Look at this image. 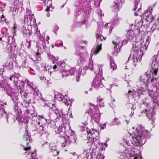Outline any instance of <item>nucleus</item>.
Wrapping results in <instances>:
<instances>
[{"instance_id": "5", "label": "nucleus", "mask_w": 159, "mask_h": 159, "mask_svg": "<svg viewBox=\"0 0 159 159\" xmlns=\"http://www.w3.org/2000/svg\"><path fill=\"white\" fill-rule=\"evenodd\" d=\"M28 133V132H27L26 134H24L22 137L23 141L26 142L24 143L23 141V144L21 145L25 151H29L31 148L29 144V142H30V137Z\"/></svg>"}, {"instance_id": "2", "label": "nucleus", "mask_w": 159, "mask_h": 159, "mask_svg": "<svg viewBox=\"0 0 159 159\" xmlns=\"http://www.w3.org/2000/svg\"><path fill=\"white\" fill-rule=\"evenodd\" d=\"M86 132L87 134L88 143L92 142L93 145L95 146L99 145V137L96 135L98 134H99V132L95 129H93L91 130L88 128L86 129Z\"/></svg>"}, {"instance_id": "24", "label": "nucleus", "mask_w": 159, "mask_h": 159, "mask_svg": "<svg viewBox=\"0 0 159 159\" xmlns=\"http://www.w3.org/2000/svg\"><path fill=\"white\" fill-rule=\"evenodd\" d=\"M55 113L57 115V118L59 119L61 117V116L60 113H59V111L57 110V109H56V110L55 111Z\"/></svg>"}, {"instance_id": "50", "label": "nucleus", "mask_w": 159, "mask_h": 159, "mask_svg": "<svg viewBox=\"0 0 159 159\" xmlns=\"http://www.w3.org/2000/svg\"><path fill=\"white\" fill-rule=\"evenodd\" d=\"M52 48H54V46L53 45H52Z\"/></svg>"}, {"instance_id": "13", "label": "nucleus", "mask_w": 159, "mask_h": 159, "mask_svg": "<svg viewBox=\"0 0 159 159\" xmlns=\"http://www.w3.org/2000/svg\"><path fill=\"white\" fill-rule=\"evenodd\" d=\"M134 36V32L132 30H129L127 32V37L129 40H131Z\"/></svg>"}, {"instance_id": "36", "label": "nucleus", "mask_w": 159, "mask_h": 159, "mask_svg": "<svg viewBox=\"0 0 159 159\" xmlns=\"http://www.w3.org/2000/svg\"><path fill=\"white\" fill-rule=\"evenodd\" d=\"M14 76L13 75V76H12L11 77H10L9 78V80H12V78H13Z\"/></svg>"}, {"instance_id": "3", "label": "nucleus", "mask_w": 159, "mask_h": 159, "mask_svg": "<svg viewBox=\"0 0 159 159\" xmlns=\"http://www.w3.org/2000/svg\"><path fill=\"white\" fill-rule=\"evenodd\" d=\"M123 140L125 143L124 146L125 148V152L123 154V157L124 159H129L133 156L131 152L133 150H134V146L135 145L131 141L125 139H123Z\"/></svg>"}, {"instance_id": "8", "label": "nucleus", "mask_w": 159, "mask_h": 159, "mask_svg": "<svg viewBox=\"0 0 159 159\" xmlns=\"http://www.w3.org/2000/svg\"><path fill=\"white\" fill-rule=\"evenodd\" d=\"M96 36V43L98 44L100 43H100V42H103L106 40V36L104 37L100 34H97Z\"/></svg>"}, {"instance_id": "57", "label": "nucleus", "mask_w": 159, "mask_h": 159, "mask_svg": "<svg viewBox=\"0 0 159 159\" xmlns=\"http://www.w3.org/2000/svg\"><path fill=\"white\" fill-rule=\"evenodd\" d=\"M135 134V133H133V134Z\"/></svg>"}, {"instance_id": "23", "label": "nucleus", "mask_w": 159, "mask_h": 159, "mask_svg": "<svg viewBox=\"0 0 159 159\" xmlns=\"http://www.w3.org/2000/svg\"><path fill=\"white\" fill-rule=\"evenodd\" d=\"M40 40L43 43V44L42 46L43 48H46V44L45 42V41L44 38L43 37H42L40 38Z\"/></svg>"}, {"instance_id": "43", "label": "nucleus", "mask_w": 159, "mask_h": 159, "mask_svg": "<svg viewBox=\"0 0 159 159\" xmlns=\"http://www.w3.org/2000/svg\"><path fill=\"white\" fill-rule=\"evenodd\" d=\"M4 18V16L3 15H2L1 16V18Z\"/></svg>"}, {"instance_id": "37", "label": "nucleus", "mask_w": 159, "mask_h": 159, "mask_svg": "<svg viewBox=\"0 0 159 159\" xmlns=\"http://www.w3.org/2000/svg\"><path fill=\"white\" fill-rule=\"evenodd\" d=\"M30 47V44L29 43V46H28L27 47V48L29 49Z\"/></svg>"}, {"instance_id": "14", "label": "nucleus", "mask_w": 159, "mask_h": 159, "mask_svg": "<svg viewBox=\"0 0 159 159\" xmlns=\"http://www.w3.org/2000/svg\"><path fill=\"white\" fill-rule=\"evenodd\" d=\"M90 106L93 107L94 108H95V107H96V106L94 104H92L91 103H89L88 105L87 109L86 111V113H89L92 111V109L90 107Z\"/></svg>"}, {"instance_id": "4", "label": "nucleus", "mask_w": 159, "mask_h": 159, "mask_svg": "<svg viewBox=\"0 0 159 159\" xmlns=\"http://www.w3.org/2000/svg\"><path fill=\"white\" fill-rule=\"evenodd\" d=\"M27 23L28 24L25 26H24L22 30V33L24 37L26 36H29L32 34L31 28L32 24H34L35 21V19L34 17V16L29 15L27 17Z\"/></svg>"}, {"instance_id": "39", "label": "nucleus", "mask_w": 159, "mask_h": 159, "mask_svg": "<svg viewBox=\"0 0 159 159\" xmlns=\"http://www.w3.org/2000/svg\"><path fill=\"white\" fill-rule=\"evenodd\" d=\"M149 43V39H148L146 41V43Z\"/></svg>"}, {"instance_id": "7", "label": "nucleus", "mask_w": 159, "mask_h": 159, "mask_svg": "<svg viewBox=\"0 0 159 159\" xmlns=\"http://www.w3.org/2000/svg\"><path fill=\"white\" fill-rule=\"evenodd\" d=\"M133 51H134V53L133 56L140 59H141L143 54V52L141 50L139 49L138 48H133Z\"/></svg>"}, {"instance_id": "52", "label": "nucleus", "mask_w": 159, "mask_h": 159, "mask_svg": "<svg viewBox=\"0 0 159 159\" xmlns=\"http://www.w3.org/2000/svg\"><path fill=\"white\" fill-rule=\"evenodd\" d=\"M29 154H30V153L31 154H32V152H29Z\"/></svg>"}, {"instance_id": "17", "label": "nucleus", "mask_w": 159, "mask_h": 159, "mask_svg": "<svg viewBox=\"0 0 159 159\" xmlns=\"http://www.w3.org/2000/svg\"><path fill=\"white\" fill-rule=\"evenodd\" d=\"M27 85L30 88L34 90L36 88V86L35 84L33 83L28 81L27 82Z\"/></svg>"}, {"instance_id": "9", "label": "nucleus", "mask_w": 159, "mask_h": 159, "mask_svg": "<svg viewBox=\"0 0 159 159\" xmlns=\"http://www.w3.org/2000/svg\"><path fill=\"white\" fill-rule=\"evenodd\" d=\"M112 43L115 45L114 48L116 50H117L118 49L120 50L122 47L123 44L122 41H117L116 42L113 41Z\"/></svg>"}, {"instance_id": "21", "label": "nucleus", "mask_w": 159, "mask_h": 159, "mask_svg": "<svg viewBox=\"0 0 159 159\" xmlns=\"http://www.w3.org/2000/svg\"><path fill=\"white\" fill-rule=\"evenodd\" d=\"M44 11L46 13V14L47 16L48 17H49L50 15V14L49 13V12L51 11L50 10L49 7L48 6L44 10Z\"/></svg>"}, {"instance_id": "56", "label": "nucleus", "mask_w": 159, "mask_h": 159, "mask_svg": "<svg viewBox=\"0 0 159 159\" xmlns=\"http://www.w3.org/2000/svg\"><path fill=\"white\" fill-rule=\"evenodd\" d=\"M148 103H147V106H148Z\"/></svg>"}, {"instance_id": "16", "label": "nucleus", "mask_w": 159, "mask_h": 159, "mask_svg": "<svg viewBox=\"0 0 159 159\" xmlns=\"http://www.w3.org/2000/svg\"><path fill=\"white\" fill-rule=\"evenodd\" d=\"M158 70V68L154 69L153 71L152 72V78L151 80V82H152L154 79V76H156L157 74V72Z\"/></svg>"}, {"instance_id": "55", "label": "nucleus", "mask_w": 159, "mask_h": 159, "mask_svg": "<svg viewBox=\"0 0 159 159\" xmlns=\"http://www.w3.org/2000/svg\"><path fill=\"white\" fill-rule=\"evenodd\" d=\"M38 124L39 125H40V123H39V122H38Z\"/></svg>"}, {"instance_id": "41", "label": "nucleus", "mask_w": 159, "mask_h": 159, "mask_svg": "<svg viewBox=\"0 0 159 159\" xmlns=\"http://www.w3.org/2000/svg\"><path fill=\"white\" fill-rule=\"evenodd\" d=\"M104 145L106 147H107V145L106 143H105Z\"/></svg>"}, {"instance_id": "32", "label": "nucleus", "mask_w": 159, "mask_h": 159, "mask_svg": "<svg viewBox=\"0 0 159 159\" xmlns=\"http://www.w3.org/2000/svg\"><path fill=\"white\" fill-rule=\"evenodd\" d=\"M99 106H100V107H104V103H102V104H99Z\"/></svg>"}, {"instance_id": "11", "label": "nucleus", "mask_w": 159, "mask_h": 159, "mask_svg": "<svg viewBox=\"0 0 159 159\" xmlns=\"http://www.w3.org/2000/svg\"><path fill=\"white\" fill-rule=\"evenodd\" d=\"M15 84L17 86V89L18 92H20L21 95H22V93L24 91V86L23 85L20 84H18V83H17V84Z\"/></svg>"}, {"instance_id": "54", "label": "nucleus", "mask_w": 159, "mask_h": 159, "mask_svg": "<svg viewBox=\"0 0 159 159\" xmlns=\"http://www.w3.org/2000/svg\"><path fill=\"white\" fill-rule=\"evenodd\" d=\"M148 72L147 71V72L146 73V74H147V76H148V74H147Z\"/></svg>"}, {"instance_id": "29", "label": "nucleus", "mask_w": 159, "mask_h": 159, "mask_svg": "<svg viewBox=\"0 0 159 159\" xmlns=\"http://www.w3.org/2000/svg\"><path fill=\"white\" fill-rule=\"evenodd\" d=\"M152 9L151 7H148L147 9L146 13L148 12H149L150 13H151V12L150 11V10L151 9Z\"/></svg>"}, {"instance_id": "31", "label": "nucleus", "mask_w": 159, "mask_h": 159, "mask_svg": "<svg viewBox=\"0 0 159 159\" xmlns=\"http://www.w3.org/2000/svg\"><path fill=\"white\" fill-rule=\"evenodd\" d=\"M43 129V126L42 125H39V130H42Z\"/></svg>"}, {"instance_id": "26", "label": "nucleus", "mask_w": 159, "mask_h": 159, "mask_svg": "<svg viewBox=\"0 0 159 159\" xmlns=\"http://www.w3.org/2000/svg\"><path fill=\"white\" fill-rule=\"evenodd\" d=\"M128 107H130L131 109H133V110H134V109H133V105L131 104H129L127 105Z\"/></svg>"}, {"instance_id": "27", "label": "nucleus", "mask_w": 159, "mask_h": 159, "mask_svg": "<svg viewBox=\"0 0 159 159\" xmlns=\"http://www.w3.org/2000/svg\"><path fill=\"white\" fill-rule=\"evenodd\" d=\"M80 77L79 75H78L77 76H76L75 79L77 82H79V81Z\"/></svg>"}, {"instance_id": "18", "label": "nucleus", "mask_w": 159, "mask_h": 159, "mask_svg": "<svg viewBox=\"0 0 159 159\" xmlns=\"http://www.w3.org/2000/svg\"><path fill=\"white\" fill-rule=\"evenodd\" d=\"M110 66L111 69L113 70L116 69L117 68L116 65L114 62V61H111L110 63Z\"/></svg>"}, {"instance_id": "34", "label": "nucleus", "mask_w": 159, "mask_h": 159, "mask_svg": "<svg viewBox=\"0 0 159 159\" xmlns=\"http://www.w3.org/2000/svg\"><path fill=\"white\" fill-rule=\"evenodd\" d=\"M57 66L56 65H55L53 66V69H55L57 68Z\"/></svg>"}, {"instance_id": "30", "label": "nucleus", "mask_w": 159, "mask_h": 159, "mask_svg": "<svg viewBox=\"0 0 159 159\" xmlns=\"http://www.w3.org/2000/svg\"><path fill=\"white\" fill-rule=\"evenodd\" d=\"M50 39V37L49 36H47V38L46 39V40L47 41L48 44L49 43V42L48 41V40Z\"/></svg>"}, {"instance_id": "40", "label": "nucleus", "mask_w": 159, "mask_h": 159, "mask_svg": "<svg viewBox=\"0 0 159 159\" xmlns=\"http://www.w3.org/2000/svg\"><path fill=\"white\" fill-rule=\"evenodd\" d=\"M7 105V104L6 102L3 103V104H2V106H4V105Z\"/></svg>"}, {"instance_id": "42", "label": "nucleus", "mask_w": 159, "mask_h": 159, "mask_svg": "<svg viewBox=\"0 0 159 159\" xmlns=\"http://www.w3.org/2000/svg\"><path fill=\"white\" fill-rule=\"evenodd\" d=\"M129 82H130V81H129L127 82V86H128L130 85H129Z\"/></svg>"}, {"instance_id": "6", "label": "nucleus", "mask_w": 159, "mask_h": 159, "mask_svg": "<svg viewBox=\"0 0 159 159\" xmlns=\"http://www.w3.org/2000/svg\"><path fill=\"white\" fill-rule=\"evenodd\" d=\"M113 7L116 11L120 10L122 7L121 0H114Z\"/></svg>"}, {"instance_id": "47", "label": "nucleus", "mask_w": 159, "mask_h": 159, "mask_svg": "<svg viewBox=\"0 0 159 159\" xmlns=\"http://www.w3.org/2000/svg\"><path fill=\"white\" fill-rule=\"evenodd\" d=\"M145 112L146 113V116H147L148 113H147V109H145Z\"/></svg>"}, {"instance_id": "46", "label": "nucleus", "mask_w": 159, "mask_h": 159, "mask_svg": "<svg viewBox=\"0 0 159 159\" xmlns=\"http://www.w3.org/2000/svg\"><path fill=\"white\" fill-rule=\"evenodd\" d=\"M65 74L66 73L64 72V73H62V76L63 78V75H64V74H65Z\"/></svg>"}, {"instance_id": "20", "label": "nucleus", "mask_w": 159, "mask_h": 159, "mask_svg": "<svg viewBox=\"0 0 159 159\" xmlns=\"http://www.w3.org/2000/svg\"><path fill=\"white\" fill-rule=\"evenodd\" d=\"M97 79H95L93 81L94 86L96 87H98L99 86L100 83V80H96Z\"/></svg>"}, {"instance_id": "25", "label": "nucleus", "mask_w": 159, "mask_h": 159, "mask_svg": "<svg viewBox=\"0 0 159 159\" xmlns=\"http://www.w3.org/2000/svg\"><path fill=\"white\" fill-rule=\"evenodd\" d=\"M103 100V98H101L100 96H99L97 97V102H98L101 103Z\"/></svg>"}, {"instance_id": "33", "label": "nucleus", "mask_w": 159, "mask_h": 159, "mask_svg": "<svg viewBox=\"0 0 159 159\" xmlns=\"http://www.w3.org/2000/svg\"><path fill=\"white\" fill-rule=\"evenodd\" d=\"M81 43H85V44H87V42H86L85 41H84L81 42Z\"/></svg>"}, {"instance_id": "19", "label": "nucleus", "mask_w": 159, "mask_h": 159, "mask_svg": "<svg viewBox=\"0 0 159 159\" xmlns=\"http://www.w3.org/2000/svg\"><path fill=\"white\" fill-rule=\"evenodd\" d=\"M59 140L61 143L64 144L66 142L67 140L65 136H62L60 137Z\"/></svg>"}, {"instance_id": "15", "label": "nucleus", "mask_w": 159, "mask_h": 159, "mask_svg": "<svg viewBox=\"0 0 159 159\" xmlns=\"http://www.w3.org/2000/svg\"><path fill=\"white\" fill-rule=\"evenodd\" d=\"M141 60V59H140L137 57L136 58V57H134V56H133V57L132 60V61L133 62V65H134L135 66H136L137 65V63L138 62H140Z\"/></svg>"}, {"instance_id": "10", "label": "nucleus", "mask_w": 159, "mask_h": 159, "mask_svg": "<svg viewBox=\"0 0 159 159\" xmlns=\"http://www.w3.org/2000/svg\"><path fill=\"white\" fill-rule=\"evenodd\" d=\"M102 43H101L99 44H97V45L95 48L93 54L96 55L98 54L101 50L102 49Z\"/></svg>"}, {"instance_id": "22", "label": "nucleus", "mask_w": 159, "mask_h": 159, "mask_svg": "<svg viewBox=\"0 0 159 159\" xmlns=\"http://www.w3.org/2000/svg\"><path fill=\"white\" fill-rule=\"evenodd\" d=\"M51 152L52 153V155L54 156L57 155L59 152V151L57 150V148L54 150L51 151Z\"/></svg>"}, {"instance_id": "44", "label": "nucleus", "mask_w": 159, "mask_h": 159, "mask_svg": "<svg viewBox=\"0 0 159 159\" xmlns=\"http://www.w3.org/2000/svg\"><path fill=\"white\" fill-rule=\"evenodd\" d=\"M131 92H132V91H131V90H129L128 91V93H131Z\"/></svg>"}, {"instance_id": "45", "label": "nucleus", "mask_w": 159, "mask_h": 159, "mask_svg": "<svg viewBox=\"0 0 159 159\" xmlns=\"http://www.w3.org/2000/svg\"><path fill=\"white\" fill-rule=\"evenodd\" d=\"M39 53L38 52L36 53V56H37L39 55Z\"/></svg>"}, {"instance_id": "35", "label": "nucleus", "mask_w": 159, "mask_h": 159, "mask_svg": "<svg viewBox=\"0 0 159 159\" xmlns=\"http://www.w3.org/2000/svg\"><path fill=\"white\" fill-rule=\"evenodd\" d=\"M111 101H112V102H114L115 101V99L113 98H112L111 99Z\"/></svg>"}, {"instance_id": "1", "label": "nucleus", "mask_w": 159, "mask_h": 159, "mask_svg": "<svg viewBox=\"0 0 159 159\" xmlns=\"http://www.w3.org/2000/svg\"><path fill=\"white\" fill-rule=\"evenodd\" d=\"M148 130H144L139 133L137 131L135 134L134 136L132 137V139L130 140L132 142V143L134 144L135 146H139L144 144L145 142V138L149 134Z\"/></svg>"}, {"instance_id": "38", "label": "nucleus", "mask_w": 159, "mask_h": 159, "mask_svg": "<svg viewBox=\"0 0 159 159\" xmlns=\"http://www.w3.org/2000/svg\"><path fill=\"white\" fill-rule=\"evenodd\" d=\"M1 110H2V111H4V108H0V111H1Z\"/></svg>"}, {"instance_id": "12", "label": "nucleus", "mask_w": 159, "mask_h": 159, "mask_svg": "<svg viewBox=\"0 0 159 159\" xmlns=\"http://www.w3.org/2000/svg\"><path fill=\"white\" fill-rule=\"evenodd\" d=\"M42 144L43 145H44L45 144H46L48 145L49 147V148L50 149L51 151L53 150H54L56 149L57 148L56 146L54 143H50L49 144L48 143L46 142L44 143H43Z\"/></svg>"}, {"instance_id": "49", "label": "nucleus", "mask_w": 159, "mask_h": 159, "mask_svg": "<svg viewBox=\"0 0 159 159\" xmlns=\"http://www.w3.org/2000/svg\"><path fill=\"white\" fill-rule=\"evenodd\" d=\"M134 159H137V157H135L134 158Z\"/></svg>"}, {"instance_id": "51", "label": "nucleus", "mask_w": 159, "mask_h": 159, "mask_svg": "<svg viewBox=\"0 0 159 159\" xmlns=\"http://www.w3.org/2000/svg\"><path fill=\"white\" fill-rule=\"evenodd\" d=\"M89 90L90 91H92V88H90Z\"/></svg>"}, {"instance_id": "28", "label": "nucleus", "mask_w": 159, "mask_h": 159, "mask_svg": "<svg viewBox=\"0 0 159 159\" xmlns=\"http://www.w3.org/2000/svg\"><path fill=\"white\" fill-rule=\"evenodd\" d=\"M37 117H38V118L39 120L40 119H43L44 118V116L43 115H41V116L38 115L37 116Z\"/></svg>"}, {"instance_id": "48", "label": "nucleus", "mask_w": 159, "mask_h": 159, "mask_svg": "<svg viewBox=\"0 0 159 159\" xmlns=\"http://www.w3.org/2000/svg\"><path fill=\"white\" fill-rule=\"evenodd\" d=\"M134 15L136 16H137L138 15H137V14L136 13H134Z\"/></svg>"}, {"instance_id": "53", "label": "nucleus", "mask_w": 159, "mask_h": 159, "mask_svg": "<svg viewBox=\"0 0 159 159\" xmlns=\"http://www.w3.org/2000/svg\"><path fill=\"white\" fill-rule=\"evenodd\" d=\"M2 40V37H0V41Z\"/></svg>"}]
</instances>
